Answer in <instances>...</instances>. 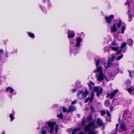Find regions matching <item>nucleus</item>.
Here are the masks:
<instances>
[{"label":"nucleus","instance_id":"obj_21","mask_svg":"<svg viewBox=\"0 0 134 134\" xmlns=\"http://www.w3.org/2000/svg\"><path fill=\"white\" fill-rule=\"evenodd\" d=\"M44 127H42L40 133V134H46L47 133V131L46 130L43 129Z\"/></svg>","mask_w":134,"mask_h":134},{"label":"nucleus","instance_id":"obj_37","mask_svg":"<svg viewBox=\"0 0 134 134\" xmlns=\"http://www.w3.org/2000/svg\"><path fill=\"white\" fill-rule=\"evenodd\" d=\"M123 56V54H122L119 57H116L117 59L118 60H119Z\"/></svg>","mask_w":134,"mask_h":134},{"label":"nucleus","instance_id":"obj_53","mask_svg":"<svg viewBox=\"0 0 134 134\" xmlns=\"http://www.w3.org/2000/svg\"><path fill=\"white\" fill-rule=\"evenodd\" d=\"M130 0H127V3H128V5L129 4V3H130Z\"/></svg>","mask_w":134,"mask_h":134},{"label":"nucleus","instance_id":"obj_56","mask_svg":"<svg viewBox=\"0 0 134 134\" xmlns=\"http://www.w3.org/2000/svg\"><path fill=\"white\" fill-rule=\"evenodd\" d=\"M77 117L79 118L80 117V115H79L78 114L77 115Z\"/></svg>","mask_w":134,"mask_h":134},{"label":"nucleus","instance_id":"obj_6","mask_svg":"<svg viewBox=\"0 0 134 134\" xmlns=\"http://www.w3.org/2000/svg\"><path fill=\"white\" fill-rule=\"evenodd\" d=\"M115 58V55L113 54H111L110 57L108 58V62L107 64V68L111 66V64L113 62Z\"/></svg>","mask_w":134,"mask_h":134},{"label":"nucleus","instance_id":"obj_2","mask_svg":"<svg viewBox=\"0 0 134 134\" xmlns=\"http://www.w3.org/2000/svg\"><path fill=\"white\" fill-rule=\"evenodd\" d=\"M97 72L98 73L96 75L97 80L99 81H102L104 79L107 80L106 76L103 73V69L102 66H100L97 68Z\"/></svg>","mask_w":134,"mask_h":134},{"label":"nucleus","instance_id":"obj_38","mask_svg":"<svg viewBox=\"0 0 134 134\" xmlns=\"http://www.w3.org/2000/svg\"><path fill=\"white\" fill-rule=\"evenodd\" d=\"M82 125H83L85 124V118H83L82 121Z\"/></svg>","mask_w":134,"mask_h":134},{"label":"nucleus","instance_id":"obj_30","mask_svg":"<svg viewBox=\"0 0 134 134\" xmlns=\"http://www.w3.org/2000/svg\"><path fill=\"white\" fill-rule=\"evenodd\" d=\"M9 116L11 119V121H12L15 118L13 116V115L12 114H10Z\"/></svg>","mask_w":134,"mask_h":134},{"label":"nucleus","instance_id":"obj_7","mask_svg":"<svg viewBox=\"0 0 134 134\" xmlns=\"http://www.w3.org/2000/svg\"><path fill=\"white\" fill-rule=\"evenodd\" d=\"M47 124L48 125L49 127H50L49 132L52 133L53 132L54 130V125L55 124L54 122H51L49 121L48 122Z\"/></svg>","mask_w":134,"mask_h":134},{"label":"nucleus","instance_id":"obj_17","mask_svg":"<svg viewBox=\"0 0 134 134\" xmlns=\"http://www.w3.org/2000/svg\"><path fill=\"white\" fill-rule=\"evenodd\" d=\"M14 90L11 87H8L7 88L6 91L10 93H12L14 91Z\"/></svg>","mask_w":134,"mask_h":134},{"label":"nucleus","instance_id":"obj_49","mask_svg":"<svg viewBox=\"0 0 134 134\" xmlns=\"http://www.w3.org/2000/svg\"><path fill=\"white\" fill-rule=\"evenodd\" d=\"M84 92L85 93H86V96L87 94H88V92L87 91L86 89H85V92Z\"/></svg>","mask_w":134,"mask_h":134},{"label":"nucleus","instance_id":"obj_11","mask_svg":"<svg viewBox=\"0 0 134 134\" xmlns=\"http://www.w3.org/2000/svg\"><path fill=\"white\" fill-rule=\"evenodd\" d=\"M111 32H116L117 30V28L116 27V24H114L113 26L110 27Z\"/></svg>","mask_w":134,"mask_h":134},{"label":"nucleus","instance_id":"obj_48","mask_svg":"<svg viewBox=\"0 0 134 134\" xmlns=\"http://www.w3.org/2000/svg\"><path fill=\"white\" fill-rule=\"evenodd\" d=\"M119 125L118 124H117L116 125V130L117 131V128L118 127Z\"/></svg>","mask_w":134,"mask_h":134},{"label":"nucleus","instance_id":"obj_1","mask_svg":"<svg viewBox=\"0 0 134 134\" xmlns=\"http://www.w3.org/2000/svg\"><path fill=\"white\" fill-rule=\"evenodd\" d=\"M95 122L94 121H93L87 125L85 127V132L87 131L89 132L86 134H97L98 133L95 130H93V129L97 127L98 126L94 125ZM79 134H85L83 132H80Z\"/></svg>","mask_w":134,"mask_h":134},{"label":"nucleus","instance_id":"obj_52","mask_svg":"<svg viewBox=\"0 0 134 134\" xmlns=\"http://www.w3.org/2000/svg\"><path fill=\"white\" fill-rule=\"evenodd\" d=\"M129 72L130 75V76L131 77H132V75L131 74V72H130V71H129Z\"/></svg>","mask_w":134,"mask_h":134},{"label":"nucleus","instance_id":"obj_16","mask_svg":"<svg viewBox=\"0 0 134 134\" xmlns=\"http://www.w3.org/2000/svg\"><path fill=\"white\" fill-rule=\"evenodd\" d=\"M107 115L106 118V120L107 121H108L109 122H110L111 121V115L108 112H107Z\"/></svg>","mask_w":134,"mask_h":134},{"label":"nucleus","instance_id":"obj_35","mask_svg":"<svg viewBox=\"0 0 134 134\" xmlns=\"http://www.w3.org/2000/svg\"><path fill=\"white\" fill-rule=\"evenodd\" d=\"M106 113V112L103 110L101 111V114L102 116L104 115Z\"/></svg>","mask_w":134,"mask_h":134},{"label":"nucleus","instance_id":"obj_59","mask_svg":"<svg viewBox=\"0 0 134 134\" xmlns=\"http://www.w3.org/2000/svg\"><path fill=\"white\" fill-rule=\"evenodd\" d=\"M2 134H4V132H3L2 133Z\"/></svg>","mask_w":134,"mask_h":134},{"label":"nucleus","instance_id":"obj_36","mask_svg":"<svg viewBox=\"0 0 134 134\" xmlns=\"http://www.w3.org/2000/svg\"><path fill=\"white\" fill-rule=\"evenodd\" d=\"M123 56V54H122L119 57H116L117 59L118 60H119Z\"/></svg>","mask_w":134,"mask_h":134},{"label":"nucleus","instance_id":"obj_23","mask_svg":"<svg viewBox=\"0 0 134 134\" xmlns=\"http://www.w3.org/2000/svg\"><path fill=\"white\" fill-rule=\"evenodd\" d=\"M133 88L131 87H130L129 88L127 89V91L129 92L131 94V92L133 91Z\"/></svg>","mask_w":134,"mask_h":134},{"label":"nucleus","instance_id":"obj_40","mask_svg":"<svg viewBox=\"0 0 134 134\" xmlns=\"http://www.w3.org/2000/svg\"><path fill=\"white\" fill-rule=\"evenodd\" d=\"M63 111L64 112H65L67 111V110L66 108L64 107H63L62 108Z\"/></svg>","mask_w":134,"mask_h":134},{"label":"nucleus","instance_id":"obj_32","mask_svg":"<svg viewBox=\"0 0 134 134\" xmlns=\"http://www.w3.org/2000/svg\"><path fill=\"white\" fill-rule=\"evenodd\" d=\"M129 21H131L132 19V15L131 14H129Z\"/></svg>","mask_w":134,"mask_h":134},{"label":"nucleus","instance_id":"obj_3","mask_svg":"<svg viewBox=\"0 0 134 134\" xmlns=\"http://www.w3.org/2000/svg\"><path fill=\"white\" fill-rule=\"evenodd\" d=\"M82 41V39L80 37H77L76 38V41L77 43L75 44L73 42H71L70 43V51H72L73 49H72L73 47V48L74 49H75L76 48L77 49L79 48L80 46V43Z\"/></svg>","mask_w":134,"mask_h":134},{"label":"nucleus","instance_id":"obj_42","mask_svg":"<svg viewBox=\"0 0 134 134\" xmlns=\"http://www.w3.org/2000/svg\"><path fill=\"white\" fill-rule=\"evenodd\" d=\"M93 95L92 94V95H91V97L90 99V102H92V101L93 99Z\"/></svg>","mask_w":134,"mask_h":134},{"label":"nucleus","instance_id":"obj_44","mask_svg":"<svg viewBox=\"0 0 134 134\" xmlns=\"http://www.w3.org/2000/svg\"><path fill=\"white\" fill-rule=\"evenodd\" d=\"M99 90L98 88V87H96L94 89V91H97Z\"/></svg>","mask_w":134,"mask_h":134},{"label":"nucleus","instance_id":"obj_50","mask_svg":"<svg viewBox=\"0 0 134 134\" xmlns=\"http://www.w3.org/2000/svg\"><path fill=\"white\" fill-rule=\"evenodd\" d=\"M76 89H73L72 90V91L73 92H76Z\"/></svg>","mask_w":134,"mask_h":134},{"label":"nucleus","instance_id":"obj_13","mask_svg":"<svg viewBox=\"0 0 134 134\" xmlns=\"http://www.w3.org/2000/svg\"><path fill=\"white\" fill-rule=\"evenodd\" d=\"M97 122L98 125L101 126H103V123L102 120L100 118L98 119Z\"/></svg>","mask_w":134,"mask_h":134},{"label":"nucleus","instance_id":"obj_45","mask_svg":"<svg viewBox=\"0 0 134 134\" xmlns=\"http://www.w3.org/2000/svg\"><path fill=\"white\" fill-rule=\"evenodd\" d=\"M117 44L116 43H115V41H114L113 43V45L114 46H116Z\"/></svg>","mask_w":134,"mask_h":134},{"label":"nucleus","instance_id":"obj_29","mask_svg":"<svg viewBox=\"0 0 134 134\" xmlns=\"http://www.w3.org/2000/svg\"><path fill=\"white\" fill-rule=\"evenodd\" d=\"M111 48L112 50L116 51L119 48L118 47H111Z\"/></svg>","mask_w":134,"mask_h":134},{"label":"nucleus","instance_id":"obj_47","mask_svg":"<svg viewBox=\"0 0 134 134\" xmlns=\"http://www.w3.org/2000/svg\"><path fill=\"white\" fill-rule=\"evenodd\" d=\"M121 49L119 50L116 53V54L117 55H118L119 53L121 52Z\"/></svg>","mask_w":134,"mask_h":134},{"label":"nucleus","instance_id":"obj_54","mask_svg":"<svg viewBox=\"0 0 134 134\" xmlns=\"http://www.w3.org/2000/svg\"><path fill=\"white\" fill-rule=\"evenodd\" d=\"M131 133L133 134H134V130H132L131 131Z\"/></svg>","mask_w":134,"mask_h":134},{"label":"nucleus","instance_id":"obj_34","mask_svg":"<svg viewBox=\"0 0 134 134\" xmlns=\"http://www.w3.org/2000/svg\"><path fill=\"white\" fill-rule=\"evenodd\" d=\"M57 117L58 118H60L61 119H63V115L62 113H61L60 114L57 115Z\"/></svg>","mask_w":134,"mask_h":134},{"label":"nucleus","instance_id":"obj_26","mask_svg":"<svg viewBox=\"0 0 134 134\" xmlns=\"http://www.w3.org/2000/svg\"><path fill=\"white\" fill-rule=\"evenodd\" d=\"M126 46V43L125 42H124L120 46L121 48H122L125 47Z\"/></svg>","mask_w":134,"mask_h":134},{"label":"nucleus","instance_id":"obj_61","mask_svg":"<svg viewBox=\"0 0 134 134\" xmlns=\"http://www.w3.org/2000/svg\"><path fill=\"white\" fill-rule=\"evenodd\" d=\"M91 83L92 84H93V83L92 82H91Z\"/></svg>","mask_w":134,"mask_h":134},{"label":"nucleus","instance_id":"obj_63","mask_svg":"<svg viewBox=\"0 0 134 134\" xmlns=\"http://www.w3.org/2000/svg\"><path fill=\"white\" fill-rule=\"evenodd\" d=\"M55 105V107H57V105Z\"/></svg>","mask_w":134,"mask_h":134},{"label":"nucleus","instance_id":"obj_57","mask_svg":"<svg viewBox=\"0 0 134 134\" xmlns=\"http://www.w3.org/2000/svg\"><path fill=\"white\" fill-rule=\"evenodd\" d=\"M106 48H105V49H104V50H105V52L107 51H106V50H106Z\"/></svg>","mask_w":134,"mask_h":134},{"label":"nucleus","instance_id":"obj_20","mask_svg":"<svg viewBox=\"0 0 134 134\" xmlns=\"http://www.w3.org/2000/svg\"><path fill=\"white\" fill-rule=\"evenodd\" d=\"M104 104L106 107H108L110 105V102L108 100H106L104 103Z\"/></svg>","mask_w":134,"mask_h":134},{"label":"nucleus","instance_id":"obj_64","mask_svg":"<svg viewBox=\"0 0 134 134\" xmlns=\"http://www.w3.org/2000/svg\"><path fill=\"white\" fill-rule=\"evenodd\" d=\"M44 128H46V126H44Z\"/></svg>","mask_w":134,"mask_h":134},{"label":"nucleus","instance_id":"obj_62","mask_svg":"<svg viewBox=\"0 0 134 134\" xmlns=\"http://www.w3.org/2000/svg\"><path fill=\"white\" fill-rule=\"evenodd\" d=\"M123 52H125V51H124V50H123Z\"/></svg>","mask_w":134,"mask_h":134},{"label":"nucleus","instance_id":"obj_8","mask_svg":"<svg viewBox=\"0 0 134 134\" xmlns=\"http://www.w3.org/2000/svg\"><path fill=\"white\" fill-rule=\"evenodd\" d=\"M114 16L113 15H111L109 17L107 16L105 17V20L107 21V22L110 24L112 19L114 18Z\"/></svg>","mask_w":134,"mask_h":134},{"label":"nucleus","instance_id":"obj_55","mask_svg":"<svg viewBox=\"0 0 134 134\" xmlns=\"http://www.w3.org/2000/svg\"><path fill=\"white\" fill-rule=\"evenodd\" d=\"M7 54H8V52H6L5 53V54H6V57H8V56Z\"/></svg>","mask_w":134,"mask_h":134},{"label":"nucleus","instance_id":"obj_60","mask_svg":"<svg viewBox=\"0 0 134 134\" xmlns=\"http://www.w3.org/2000/svg\"><path fill=\"white\" fill-rule=\"evenodd\" d=\"M40 129V127H37V129Z\"/></svg>","mask_w":134,"mask_h":134},{"label":"nucleus","instance_id":"obj_25","mask_svg":"<svg viewBox=\"0 0 134 134\" xmlns=\"http://www.w3.org/2000/svg\"><path fill=\"white\" fill-rule=\"evenodd\" d=\"M131 81H127L126 82V85L127 87H128L130 86L131 84Z\"/></svg>","mask_w":134,"mask_h":134},{"label":"nucleus","instance_id":"obj_58","mask_svg":"<svg viewBox=\"0 0 134 134\" xmlns=\"http://www.w3.org/2000/svg\"><path fill=\"white\" fill-rule=\"evenodd\" d=\"M113 108H110V110H113Z\"/></svg>","mask_w":134,"mask_h":134},{"label":"nucleus","instance_id":"obj_19","mask_svg":"<svg viewBox=\"0 0 134 134\" xmlns=\"http://www.w3.org/2000/svg\"><path fill=\"white\" fill-rule=\"evenodd\" d=\"M80 127L76 128L73 130L72 134H76L77 131L80 130Z\"/></svg>","mask_w":134,"mask_h":134},{"label":"nucleus","instance_id":"obj_33","mask_svg":"<svg viewBox=\"0 0 134 134\" xmlns=\"http://www.w3.org/2000/svg\"><path fill=\"white\" fill-rule=\"evenodd\" d=\"M129 111L128 110H126L124 112V116H126L127 114H128Z\"/></svg>","mask_w":134,"mask_h":134},{"label":"nucleus","instance_id":"obj_41","mask_svg":"<svg viewBox=\"0 0 134 134\" xmlns=\"http://www.w3.org/2000/svg\"><path fill=\"white\" fill-rule=\"evenodd\" d=\"M77 102V100H75L72 102L71 104H75Z\"/></svg>","mask_w":134,"mask_h":134},{"label":"nucleus","instance_id":"obj_15","mask_svg":"<svg viewBox=\"0 0 134 134\" xmlns=\"http://www.w3.org/2000/svg\"><path fill=\"white\" fill-rule=\"evenodd\" d=\"M127 43L129 46H131L132 45L133 43V41L131 39H129L127 40Z\"/></svg>","mask_w":134,"mask_h":134},{"label":"nucleus","instance_id":"obj_10","mask_svg":"<svg viewBox=\"0 0 134 134\" xmlns=\"http://www.w3.org/2000/svg\"><path fill=\"white\" fill-rule=\"evenodd\" d=\"M69 31L68 32V37L69 38L72 37L75 35V33L74 31H70L68 30Z\"/></svg>","mask_w":134,"mask_h":134},{"label":"nucleus","instance_id":"obj_12","mask_svg":"<svg viewBox=\"0 0 134 134\" xmlns=\"http://www.w3.org/2000/svg\"><path fill=\"white\" fill-rule=\"evenodd\" d=\"M118 91V90H115L111 92L110 95V98L111 99L112 98L116 93Z\"/></svg>","mask_w":134,"mask_h":134},{"label":"nucleus","instance_id":"obj_28","mask_svg":"<svg viewBox=\"0 0 134 134\" xmlns=\"http://www.w3.org/2000/svg\"><path fill=\"white\" fill-rule=\"evenodd\" d=\"M90 109H91V112L92 113L94 112L95 109L94 108H93L92 105H91V106Z\"/></svg>","mask_w":134,"mask_h":134},{"label":"nucleus","instance_id":"obj_5","mask_svg":"<svg viewBox=\"0 0 134 134\" xmlns=\"http://www.w3.org/2000/svg\"><path fill=\"white\" fill-rule=\"evenodd\" d=\"M77 96L79 99H82L86 97V94L83 91L79 90L78 92Z\"/></svg>","mask_w":134,"mask_h":134},{"label":"nucleus","instance_id":"obj_39","mask_svg":"<svg viewBox=\"0 0 134 134\" xmlns=\"http://www.w3.org/2000/svg\"><path fill=\"white\" fill-rule=\"evenodd\" d=\"M90 97H88V98H87L85 100V103H86L90 99Z\"/></svg>","mask_w":134,"mask_h":134},{"label":"nucleus","instance_id":"obj_51","mask_svg":"<svg viewBox=\"0 0 134 134\" xmlns=\"http://www.w3.org/2000/svg\"><path fill=\"white\" fill-rule=\"evenodd\" d=\"M116 131H117L115 130V131L114 132H112V134H116Z\"/></svg>","mask_w":134,"mask_h":134},{"label":"nucleus","instance_id":"obj_24","mask_svg":"<svg viewBox=\"0 0 134 134\" xmlns=\"http://www.w3.org/2000/svg\"><path fill=\"white\" fill-rule=\"evenodd\" d=\"M116 21L118 22L117 25V26L118 27H120L121 26V21L119 20H116Z\"/></svg>","mask_w":134,"mask_h":134},{"label":"nucleus","instance_id":"obj_9","mask_svg":"<svg viewBox=\"0 0 134 134\" xmlns=\"http://www.w3.org/2000/svg\"><path fill=\"white\" fill-rule=\"evenodd\" d=\"M119 127L123 131H126L127 130V127L124 123H122L120 125Z\"/></svg>","mask_w":134,"mask_h":134},{"label":"nucleus","instance_id":"obj_4","mask_svg":"<svg viewBox=\"0 0 134 134\" xmlns=\"http://www.w3.org/2000/svg\"><path fill=\"white\" fill-rule=\"evenodd\" d=\"M94 60L96 61V66L97 68L101 66L100 65L99 66V65H102L105 64V60L104 59L102 58H98L96 59H94Z\"/></svg>","mask_w":134,"mask_h":134},{"label":"nucleus","instance_id":"obj_18","mask_svg":"<svg viewBox=\"0 0 134 134\" xmlns=\"http://www.w3.org/2000/svg\"><path fill=\"white\" fill-rule=\"evenodd\" d=\"M103 90V88H101L100 90L97 92V96L98 97L100 95L102 94Z\"/></svg>","mask_w":134,"mask_h":134},{"label":"nucleus","instance_id":"obj_14","mask_svg":"<svg viewBox=\"0 0 134 134\" xmlns=\"http://www.w3.org/2000/svg\"><path fill=\"white\" fill-rule=\"evenodd\" d=\"M76 110V108L74 106H70L68 109V112H71Z\"/></svg>","mask_w":134,"mask_h":134},{"label":"nucleus","instance_id":"obj_22","mask_svg":"<svg viewBox=\"0 0 134 134\" xmlns=\"http://www.w3.org/2000/svg\"><path fill=\"white\" fill-rule=\"evenodd\" d=\"M126 28L125 26V25L122 26H121V33L122 34H124V30Z\"/></svg>","mask_w":134,"mask_h":134},{"label":"nucleus","instance_id":"obj_31","mask_svg":"<svg viewBox=\"0 0 134 134\" xmlns=\"http://www.w3.org/2000/svg\"><path fill=\"white\" fill-rule=\"evenodd\" d=\"M58 126L57 125H56L55 127V132L56 133H57L58 131Z\"/></svg>","mask_w":134,"mask_h":134},{"label":"nucleus","instance_id":"obj_27","mask_svg":"<svg viewBox=\"0 0 134 134\" xmlns=\"http://www.w3.org/2000/svg\"><path fill=\"white\" fill-rule=\"evenodd\" d=\"M28 35L31 38L35 37V36L34 34H32L31 33H28Z\"/></svg>","mask_w":134,"mask_h":134},{"label":"nucleus","instance_id":"obj_46","mask_svg":"<svg viewBox=\"0 0 134 134\" xmlns=\"http://www.w3.org/2000/svg\"><path fill=\"white\" fill-rule=\"evenodd\" d=\"M88 85L89 89L90 90H91L92 89V86L90 84H88Z\"/></svg>","mask_w":134,"mask_h":134},{"label":"nucleus","instance_id":"obj_43","mask_svg":"<svg viewBox=\"0 0 134 134\" xmlns=\"http://www.w3.org/2000/svg\"><path fill=\"white\" fill-rule=\"evenodd\" d=\"M92 119V117L91 116H89L87 119V120L89 121H90Z\"/></svg>","mask_w":134,"mask_h":134}]
</instances>
